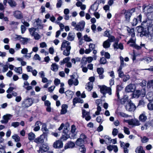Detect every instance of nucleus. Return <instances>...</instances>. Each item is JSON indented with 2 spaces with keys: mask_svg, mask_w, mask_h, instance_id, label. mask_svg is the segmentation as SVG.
<instances>
[{
  "mask_svg": "<svg viewBox=\"0 0 153 153\" xmlns=\"http://www.w3.org/2000/svg\"><path fill=\"white\" fill-rule=\"evenodd\" d=\"M87 62V61L86 58L85 57H83L81 61V64L82 65L81 67L82 68L86 64Z\"/></svg>",
  "mask_w": 153,
  "mask_h": 153,
  "instance_id": "79ce46f5",
  "label": "nucleus"
},
{
  "mask_svg": "<svg viewBox=\"0 0 153 153\" xmlns=\"http://www.w3.org/2000/svg\"><path fill=\"white\" fill-rule=\"evenodd\" d=\"M153 34H149L148 33L145 36L148 38L149 40L151 42H153Z\"/></svg>",
  "mask_w": 153,
  "mask_h": 153,
  "instance_id": "a19ab883",
  "label": "nucleus"
},
{
  "mask_svg": "<svg viewBox=\"0 0 153 153\" xmlns=\"http://www.w3.org/2000/svg\"><path fill=\"white\" fill-rule=\"evenodd\" d=\"M35 135L33 132H30L28 134V139L30 141L33 140L35 138Z\"/></svg>",
  "mask_w": 153,
  "mask_h": 153,
  "instance_id": "e433bc0d",
  "label": "nucleus"
},
{
  "mask_svg": "<svg viewBox=\"0 0 153 153\" xmlns=\"http://www.w3.org/2000/svg\"><path fill=\"white\" fill-rule=\"evenodd\" d=\"M135 11V8H132L131 10H127V13L125 15V17L126 19V21L127 22H129L130 21V17L132 13Z\"/></svg>",
  "mask_w": 153,
  "mask_h": 153,
  "instance_id": "39448f33",
  "label": "nucleus"
},
{
  "mask_svg": "<svg viewBox=\"0 0 153 153\" xmlns=\"http://www.w3.org/2000/svg\"><path fill=\"white\" fill-rule=\"evenodd\" d=\"M140 94L141 91L140 90H137L134 92V97L138 98Z\"/></svg>",
  "mask_w": 153,
  "mask_h": 153,
  "instance_id": "49530a36",
  "label": "nucleus"
},
{
  "mask_svg": "<svg viewBox=\"0 0 153 153\" xmlns=\"http://www.w3.org/2000/svg\"><path fill=\"white\" fill-rule=\"evenodd\" d=\"M118 132V131L117 129L116 128H114L112 131V134L113 136H115L117 135Z\"/></svg>",
  "mask_w": 153,
  "mask_h": 153,
  "instance_id": "774afa93",
  "label": "nucleus"
},
{
  "mask_svg": "<svg viewBox=\"0 0 153 153\" xmlns=\"http://www.w3.org/2000/svg\"><path fill=\"white\" fill-rule=\"evenodd\" d=\"M12 115L10 114H7L4 115L3 117V120H1V122L2 123L6 124L8 120L12 117Z\"/></svg>",
  "mask_w": 153,
  "mask_h": 153,
  "instance_id": "f3484780",
  "label": "nucleus"
},
{
  "mask_svg": "<svg viewBox=\"0 0 153 153\" xmlns=\"http://www.w3.org/2000/svg\"><path fill=\"white\" fill-rule=\"evenodd\" d=\"M143 12L148 14V13H151L153 10V8L150 6L143 5L142 7Z\"/></svg>",
  "mask_w": 153,
  "mask_h": 153,
  "instance_id": "9d476101",
  "label": "nucleus"
},
{
  "mask_svg": "<svg viewBox=\"0 0 153 153\" xmlns=\"http://www.w3.org/2000/svg\"><path fill=\"white\" fill-rule=\"evenodd\" d=\"M75 36V33H74L70 32L67 37V39L69 41H72L74 39Z\"/></svg>",
  "mask_w": 153,
  "mask_h": 153,
  "instance_id": "c756f323",
  "label": "nucleus"
},
{
  "mask_svg": "<svg viewBox=\"0 0 153 153\" xmlns=\"http://www.w3.org/2000/svg\"><path fill=\"white\" fill-rule=\"evenodd\" d=\"M111 43L108 40H106L105 41L103 44V47L105 48H108L110 47Z\"/></svg>",
  "mask_w": 153,
  "mask_h": 153,
  "instance_id": "f704fd0d",
  "label": "nucleus"
},
{
  "mask_svg": "<svg viewBox=\"0 0 153 153\" xmlns=\"http://www.w3.org/2000/svg\"><path fill=\"white\" fill-rule=\"evenodd\" d=\"M36 40H38L41 38L40 36L37 32L33 36Z\"/></svg>",
  "mask_w": 153,
  "mask_h": 153,
  "instance_id": "338daca9",
  "label": "nucleus"
},
{
  "mask_svg": "<svg viewBox=\"0 0 153 153\" xmlns=\"http://www.w3.org/2000/svg\"><path fill=\"white\" fill-rule=\"evenodd\" d=\"M149 23V25H147V33L149 34H153V24L150 23V22Z\"/></svg>",
  "mask_w": 153,
  "mask_h": 153,
  "instance_id": "5701e85b",
  "label": "nucleus"
},
{
  "mask_svg": "<svg viewBox=\"0 0 153 153\" xmlns=\"http://www.w3.org/2000/svg\"><path fill=\"white\" fill-rule=\"evenodd\" d=\"M71 49V46H68L66 48L64 49V50H63V54L66 56H68L70 54V51Z\"/></svg>",
  "mask_w": 153,
  "mask_h": 153,
  "instance_id": "bb28decb",
  "label": "nucleus"
},
{
  "mask_svg": "<svg viewBox=\"0 0 153 153\" xmlns=\"http://www.w3.org/2000/svg\"><path fill=\"white\" fill-rule=\"evenodd\" d=\"M70 59V58L69 57H66L59 62V64L61 65H62L65 63H66L69 61Z\"/></svg>",
  "mask_w": 153,
  "mask_h": 153,
  "instance_id": "473e14b6",
  "label": "nucleus"
},
{
  "mask_svg": "<svg viewBox=\"0 0 153 153\" xmlns=\"http://www.w3.org/2000/svg\"><path fill=\"white\" fill-rule=\"evenodd\" d=\"M147 107L149 110L150 111L153 110V104L149 103L148 104Z\"/></svg>",
  "mask_w": 153,
  "mask_h": 153,
  "instance_id": "69168bd1",
  "label": "nucleus"
},
{
  "mask_svg": "<svg viewBox=\"0 0 153 153\" xmlns=\"http://www.w3.org/2000/svg\"><path fill=\"white\" fill-rule=\"evenodd\" d=\"M89 80L90 82H88L85 85V88L88 91H90L93 88V82L94 81L95 78L94 77H91Z\"/></svg>",
  "mask_w": 153,
  "mask_h": 153,
  "instance_id": "20e7f679",
  "label": "nucleus"
},
{
  "mask_svg": "<svg viewBox=\"0 0 153 153\" xmlns=\"http://www.w3.org/2000/svg\"><path fill=\"white\" fill-rule=\"evenodd\" d=\"M147 19L145 22H147L148 24L149 22H151L152 20H153V13H148L147 14Z\"/></svg>",
  "mask_w": 153,
  "mask_h": 153,
  "instance_id": "a878e982",
  "label": "nucleus"
},
{
  "mask_svg": "<svg viewBox=\"0 0 153 153\" xmlns=\"http://www.w3.org/2000/svg\"><path fill=\"white\" fill-rule=\"evenodd\" d=\"M14 71L17 73H18L19 74H21L22 73V67H15L14 69Z\"/></svg>",
  "mask_w": 153,
  "mask_h": 153,
  "instance_id": "c03bdc74",
  "label": "nucleus"
},
{
  "mask_svg": "<svg viewBox=\"0 0 153 153\" xmlns=\"http://www.w3.org/2000/svg\"><path fill=\"white\" fill-rule=\"evenodd\" d=\"M70 44V42L65 40H64L61 45V50H63L64 49L66 48L68 46H71Z\"/></svg>",
  "mask_w": 153,
  "mask_h": 153,
  "instance_id": "aec40b11",
  "label": "nucleus"
},
{
  "mask_svg": "<svg viewBox=\"0 0 153 153\" xmlns=\"http://www.w3.org/2000/svg\"><path fill=\"white\" fill-rule=\"evenodd\" d=\"M58 69V65L56 63H53L51 65V69L53 71H56Z\"/></svg>",
  "mask_w": 153,
  "mask_h": 153,
  "instance_id": "72a5a7b5",
  "label": "nucleus"
},
{
  "mask_svg": "<svg viewBox=\"0 0 153 153\" xmlns=\"http://www.w3.org/2000/svg\"><path fill=\"white\" fill-rule=\"evenodd\" d=\"M108 37V39L107 40H108V41L110 42H114L115 40V38L113 36L110 35Z\"/></svg>",
  "mask_w": 153,
  "mask_h": 153,
  "instance_id": "a18cd8bd",
  "label": "nucleus"
},
{
  "mask_svg": "<svg viewBox=\"0 0 153 153\" xmlns=\"http://www.w3.org/2000/svg\"><path fill=\"white\" fill-rule=\"evenodd\" d=\"M106 60L105 58L102 57L100 59V63L102 64H105L106 62Z\"/></svg>",
  "mask_w": 153,
  "mask_h": 153,
  "instance_id": "3c124183",
  "label": "nucleus"
},
{
  "mask_svg": "<svg viewBox=\"0 0 153 153\" xmlns=\"http://www.w3.org/2000/svg\"><path fill=\"white\" fill-rule=\"evenodd\" d=\"M8 2L11 7H15L16 5L15 1L13 0H9Z\"/></svg>",
  "mask_w": 153,
  "mask_h": 153,
  "instance_id": "09e8293b",
  "label": "nucleus"
},
{
  "mask_svg": "<svg viewBox=\"0 0 153 153\" xmlns=\"http://www.w3.org/2000/svg\"><path fill=\"white\" fill-rule=\"evenodd\" d=\"M80 147V148H79V151L82 153H85L86 149L85 148L84 145Z\"/></svg>",
  "mask_w": 153,
  "mask_h": 153,
  "instance_id": "bf43d9fd",
  "label": "nucleus"
},
{
  "mask_svg": "<svg viewBox=\"0 0 153 153\" xmlns=\"http://www.w3.org/2000/svg\"><path fill=\"white\" fill-rule=\"evenodd\" d=\"M75 146V144L74 142L71 141H69L66 143L64 146V149H65L68 148H72L74 147Z\"/></svg>",
  "mask_w": 153,
  "mask_h": 153,
  "instance_id": "b1692460",
  "label": "nucleus"
},
{
  "mask_svg": "<svg viewBox=\"0 0 153 153\" xmlns=\"http://www.w3.org/2000/svg\"><path fill=\"white\" fill-rule=\"evenodd\" d=\"M127 30L128 33L131 34V38L127 42V44H129L130 43H134L135 42L136 38L135 37V33L134 32V29L132 28H130L128 27Z\"/></svg>",
  "mask_w": 153,
  "mask_h": 153,
  "instance_id": "f03ea898",
  "label": "nucleus"
},
{
  "mask_svg": "<svg viewBox=\"0 0 153 153\" xmlns=\"http://www.w3.org/2000/svg\"><path fill=\"white\" fill-rule=\"evenodd\" d=\"M20 125V123L18 122H15L12 123L11 126L14 127V128H16L18 127Z\"/></svg>",
  "mask_w": 153,
  "mask_h": 153,
  "instance_id": "052dcab7",
  "label": "nucleus"
},
{
  "mask_svg": "<svg viewBox=\"0 0 153 153\" xmlns=\"http://www.w3.org/2000/svg\"><path fill=\"white\" fill-rule=\"evenodd\" d=\"M147 99L150 102L153 101V92H149L146 96Z\"/></svg>",
  "mask_w": 153,
  "mask_h": 153,
  "instance_id": "7c9ffc66",
  "label": "nucleus"
},
{
  "mask_svg": "<svg viewBox=\"0 0 153 153\" xmlns=\"http://www.w3.org/2000/svg\"><path fill=\"white\" fill-rule=\"evenodd\" d=\"M82 116L83 118H85L87 121L90 120L91 117L90 115V113L88 111H87L85 109H82Z\"/></svg>",
  "mask_w": 153,
  "mask_h": 153,
  "instance_id": "f8f14e48",
  "label": "nucleus"
},
{
  "mask_svg": "<svg viewBox=\"0 0 153 153\" xmlns=\"http://www.w3.org/2000/svg\"><path fill=\"white\" fill-rule=\"evenodd\" d=\"M130 46L131 47H134L135 49L137 50H139L141 49V47L139 46L136 44H130Z\"/></svg>",
  "mask_w": 153,
  "mask_h": 153,
  "instance_id": "864d4df0",
  "label": "nucleus"
},
{
  "mask_svg": "<svg viewBox=\"0 0 153 153\" xmlns=\"http://www.w3.org/2000/svg\"><path fill=\"white\" fill-rule=\"evenodd\" d=\"M99 102V103L97 104V110L96 111V115H98L100 114V112L101 111V107L100 105V106H102V101L100 100H96V104L97 103V102Z\"/></svg>",
  "mask_w": 153,
  "mask_h": 153,
  "instance_id": "4be33fe9",
  "label": "nucleus"
},
{
  "mask_svg": "<svg viewBox=\"0 0 153 153\" xmlns=\"http://www.w3.org/2000/svg\"><path fill=\"white\" fill-rule=\"evenodd\" d=\"M68 108V106L65 104L63 105L62 106V109L61 111V114H64L67 112L66 109Z\"/></svg>",
  "mask_w": 153,
  "mask_h": 153,
  "instance_id": "2f4dec72",
  "label": "nucleus"
},
{
  "mask_svg": "<svg viewBox=\"0 0 153 153\" xmlns=\"http://www.w3.org/2000/svg\"><path fill=\"white\" fill-rule=\"evenodd\" d=\"M123 128L124 131L125 133L127 135H129L130 134V131H129V129L128 128L126 127H124Z\"/></svg>",
  "mask_w": 153,
  "mask_h": 153,
  "instance_id": "e2e57ef3",
  "label": "nucleus"
},
{
  "mask_svg": "<svg viewBox=\"0 0 153 153\" xmlns=\"http://www.w3.org/2000/svg\"><path fill=\"white\" fill-rule=\"evenodd\" d=\"M36 28L34 27H32L29 29L30 34L32 36L36 33Z\"/></svg>",
  "mask_w": 153,
  "mask_h": 153,
  "instance_id": "37998d69",
  "label": "nucleus"
},
{
  "mask_svg": "<svg viewBox=\"0 0 153 153\" xmlns=\"http://www.w3.org/2000/svg\"><path fill=\"white\" fill-rule=\"evenodd\" d=\"M53 146L54 148L56 149L62 148L63 146L62 141L60 140H56L54 143Z\"/></svg>",
  "mask_w": 153,
  "mask_h": 153,
  "instance_id": "1a4fd4ad",
  "label": "nucleus"
},
{
  "mask_svg": "<svg viewBox=\"0 0 153 153\" xmlns=\"http://www.w3.org/2000/svg\"><path fill=\"white\" fill-rule=\"evenodd\" d=\"M14 16L17 19H20L23 18L22 15L19 11H15L13 14Z\"/></svg>",
  "mask_w": 153,
  "mask_h": 153,
  "instance_id": "cd10ccee",
  "label": "nucleus"
},
{
  "mask_svg": "<svg viewBox=\"0 0 153 153\" xmlns=\"http://www.w3.org/2000/svg\"><path fill=\"white\" fill-rule=\"evenodd\" d=\"M42 130L43 132V134H42L47 137L48 130L46 127V126L45 124H43L42 125Z\"/></svg>",
  "mask_w": 153,
  "mask_h": 153,
  "instance_id": "393cba45",
  "label": "nucleus"
},
{
  "mask_svg": "<svg viewBox=\"0 0 153 153\" xmlns=\"http://www.w3.org/2000/svg\"><path fill=\"white\" fill-rule=\"evenodd\" d=\"M96 4V2H95L93 4L91 5V6L90 9L89 10H93L94 11L93 13L94 15L96 17V10H95L94 7L95 4Z\"/></svg>",
  "mask_w": 153,
  "mask_h": 153,
  "instance_id": "6e6d98bb",
  "label": "nucleus"
},
{
  "mask_svg": "<svg viewBox=\"0 0 153 153\" xmlns=\"http://www.w3.org/2000/svg\"><path fill=\"white\" fill-rule=\"evenodd\" d=\"M65 93L66 96H67L68 97H69L70 98H72L74 95V93L72 91L69 90L66 91L65 92Z\"/></svg>",
  "mask_w": 153,
  "mask_h": 153,
  "instance_id": "c9c22d12",
  "label": "nucleus"
},
{
  "mask_svg": "<svg viewBox=\"0 0 153 153\" xmlns=\"http://www.w3.org/2000/svg\"><path fill=\"white\" fill-rule=\"evenodd\" d=\"M140 120L142 122H145L147 119L146 116L145 114H141L139 117Z\"/></svg>",
  "mask_w": 153,
  "mask_h": 153,
  "instance_id": "4c0bfd02",
  "label": "nucleus"
},
{
  "mask_svg": "<svg viewBox=\"0 0 153 153\" xmlns=\"http://www.w3.org/2000/svg\"><path fill=\"white\" fill-rule=\"evenodd\" d=\"M33 99L27 98L22 102V107L24 108H27L31 106L33 103Z\"/></svg>",
  "mask_w": 153,
  "mask_h": 153,
  "instance_id": "7ed1b4c3",
  "label": "nucleus"
},
{
  "mask_svg": "<svg viewBox=\"0 0 153 153\" xmlns=\"http://www.w3.org/2000/svg\"><path fill=\"white\" fill-rule=\"evenodd\" d=\"M27 28L25 26L23 25H22L21 26V33L23 34L26 30Z\"/></svg>",
  "mask_w": 153,
  "mask_h": 153,
  "instance_id": "13d9d810",
  "label": "nucleus"
},
{
  "mask_svg": "<svg viewBox=\"0 0 153 153\" xmlns=\"http://www.w3.org/2000/svg\"><path fill=\"white\" fill-rule=\"evenodd\" d=\"M12 138L16 142H18L20 140V138L17 134H14L12 136Z\"/></svg>",
  "mask_w": 153,
  "mask_h": 153,
  "instance_id": "ea45409f",
  "label": "nucleus"
},
{
  "mask_svg": "<svg viewBox=\"0 0 153 153\" xmlns=\"http://www.w3.org/2000/svg\"><path fill=\"white\" fill-rule=\"evenodd\" d=\"M97 71L98 74H99V77L100 79H103L105 76L103 74L104 72V69L102 68H99L97 69Z\"/></svg>",
  "mask_w": 153,
  "mask_h": 153,
  "instance_id": "a211bd4d",
  "label": "nucleus"
},
{
  "mask_svg": "<svg viewBox=\"0 0 153 153\" xmlns=\"http://www.w3.org/2000/svg\"><path fill=\"white\" fill-rule=\"evenodd\" d=\"M98 86L100 89V93L103 94V96L105 97L106 94L110 95L112 94L111 87H108L105 85H98Z\"/></svg>",
  "mask_w": 153,
  "mask_h": 153,
  "instance_id": "f257e3e1",
  "label": "nucleus"
},
{
  "mask_svg": "<svg viewBox=\"0 0 153 153\" xmlns=\"http://www.w3.org/2000/svg\"><path fill=\"white\" fill-rule=\"evenodd\" d=\"M123 88L122 85H118L116 87V91L117 92H119V91H121Z\"/></svg>",
  "mask_w": 153,
  "mask_h": 153,
  "instance_id": "5fc2aeb1",
  "label": "nucleus"
},
{
  "mask_svg": "<svg viewBox=\"0 0 153 153\" xmlns=\"http://www.w3.org/2000/svg\"><path fill=\"white\" fill-rule=\"evenodd\" d=\"M143 149L142 146H138L135 149V152L136 153H140V152Z\"/></svg>",
  "mask_w": 153,
  "mask_h": 153,
  "instance_id": "603ef678",
  "label": "nucleus"
},
{
  "mask_svg": "<svg viewBox=\"0 0 153 153\" xmlns=\"http://www.w3.org/2000/svg\"><path fill=\"white\" fill-rule=\"evenodd\" d=\"M82 136H83V139L82 138H79L77 139L76 141V144L79 146H84L83 143L85 139L86 138V136L83 135Z\"/></svg>",
  "mask_w": 153,
  "mask_h": 153,
  "instance_id": "6ab92c4d",
  "label": "nucleus"
},
{
  "mask_svg": "<svg viewBox=\"0 0 153 153\" xmlns=\"http://www.w3.org/2000/svg\"><path fill=\"white\" fill-rule=\"evenodd\" d=\"M137 32L140 33V36L141 37L145 36L147 33L146 28H144L141 26H138L137 27Z\"/></svg>",
  "mask_w": 153,
  "mask_h": 153,
  "instance_id": "423d86ee",
  "label": "nucleus"
},
{
  "mask_svg": "<svg viewBox=\"0 0 153 153\" xmlns=\"http://www.w3.org/2000/svg\"><path fill=\"white\" fill-rule=\"evenodd\" d=\"M113 46L114 49H120L122 50L123 49V45L121 43H120L118 45L117 42H116L113 44Z\"/></svg>",
  "mask_w": 153,
  "mask_h": 153,
  "instance_id": "c85d7f7f",
  "label": "nucleus"
},
{
  "mask_svg": "<svg viewBox=\"0 0 153 153\" xmlns=\"http://www.w3.org/2000/svg\"><path fill=\"white\" fill-rule=\"evenodd\" d=\"M128 100V97H124L123 98L120 100L121 103L122 104H123L127 102Z\"/></svg>",
  "mask_w": 153,
  "mask_h": 153,
  "instance_id": "4d7b16f0",
  "label": "nucleus"
},
{
  "mask_svg": "<svg viewBox=\"0 0 153 153\" xmlns=\"http://www.w3.org/2000/svg\"><path fill=\"white\" fill-rule=\"evenodd\" d=\"M85 22L84 21H81L78 23L76 27V30L78 31H82L84 29Z\"/></svg>",
  "mask_w": 153,
  "mask_h": 153,
  "instance_id": "0eeeda50",
  "label": "nucleus"
},
{
  "mask_svg": "<svg viewBox=\"0 0 153 153\" xmlns=\"http://www.w3.org/2000/svg\"><path fill=\"white\" fill-rule=\"evenodd\" d=\"M135 85L133 84H130L125 88V91L126 92H134L135 89Z\"/></svg>",
  "mask_w": 153,
  "mask_h": 153,
  "instance_id": "4468645a",
  "label": "nucleus"
},
{
  "mask_svg": "<svg viewBox=\"0 0 153 153\" xmlns=\"http://www.w3.org/2000/svg\"><path fill=\"white\" fill-rule=\"evenodd\" d=\"M40 147L43 150V152H47L49 149L48 146L45 144H43Z\"/></svg>",
  "mask_w": 153,
  "mask_h": 153,
  "instance_id": "58836bf2",
  "label": "nucleus"
},
{
  "mask_svg": "<svg viewBox=\"0 0 153 153\" xmlns=\"http://www.w3.org/2000/svg\"><path fill=\"white\" fill-rule=\"evenodd\" d=\"M16 38L19 40L21 43L24 45L27 44L28 41V38L23 37L20 35H17Z\"/></svg>",
  "mask_w": 153,
  "mask_h": 153,
  "instance_id": "ddd939ff",
  "label": "nucleus"
},
{
  "mask_svg": "<svg viewBox=\"0 0 153 153\" xmlns=\"http://www.w3.org/2000/svg\"><path fill=\"white\" fill-rule=\"evenodd\" d=\"M126 122L129 125L134 126V119L127 120Z\"/></svg>",
  "mask_w": 153,
  "mask_h": 153,
  "instance_id": "0e129e2a",
  "label": "nucleus"
},
{
  "mask_svg": "<svg viewBox=\"0 0 153 153\" xmlns=\"http://www.w3.org/2000/svg\"><path fill=\"white\" fill-rule=\"evenodd\" d=\"M144 60L147 63H148L151 62L152 60V58L146 56L144 57Z\"/></svg>",
  "mask_w": 153,
  "mask_h": 153,
  "instance_id": "de8ad7c7",
  "label": "nucleus"
},
{
  "mask_svg": "<svg viewBox=\"0 0 153 153\" xmlns=\"http://www.w3.org/2000/svg\"><path fill=\"white\" fill-rule=\"evenodd\" d=\"M147 86L148 88H150L153 86V79L149 81L147 83Z\"/></svg>",
  "mask_w": 153,
  "mask_h": 153,
  "instance_id": "8fccbe9b",
  "label": "nucleus"
},
{
  "mask_svg": "<svg viewBox=\"0 0 153 153\" xmlns=\"http://www.w3.org/2000/svg\"><path fill=\"white\" fill-rule=\"evenodd\" d=\"M68 131L67 128H66V129L65 128V129L63 130V134H62V136L60 137V140L62 141V140H65L70 137L69 135L67 134Z\"/></svg>",
  "mask_w": 153,
  "mask_h": 153,
  "instance_id": "9b49d317",
  "label": "nucleus"
},
{
  "mask_svg": "<svg viewBox=\"0 0 153 153\" xmlns=\"http://www.w3.org/2000/svg\"><path fill=\"white\" fill-rule=\"evenodd\" d=\"M45 138H46L47 137L42 134L39 137L36 138L34 140V141L38 144L42 143L44 142V139Z\"/></svg>",
  "mask_w": 153,
  "mask_h": 153,
  "instance_id": "2eb2a0df",
  "label": "nucleus"
},
{
  "mask_svg": "<svg viewBox=\"0 0 153 153\" xmlns=\"http://www.w3.org/2000/svg\"><path fill=\"white\" fill-rule=\"evenodd\" d=\"M125 108L126 110L129 111H131L135 109L136 106L134 104L130 101L128 102L127 104L126 105Z\"/></svg>",
  "mask_w": 153,
  "mask_h": 153,
  "instance_id": "6e6552de",
  "label": "nucleus"
},
{
  "mask_svg": "<svg viewBox=\"0 0 153 153\" xmlns=\"http://www.w3.org/2000/svg\"><path fill=\"white\" fill-rule=\"evenodd\" d=\"M19 23L18 22L12 21L10 22L9 25L12 29H17Z\"/></svg>",
  "mask_w": 153,
  "mask_h": 153,
  "instance_id": "412c9836",
  "label": "nucleus"
},
{
  "mask_svg": "<svg viewBox=\"0 0 153 153\" xmlns=\"http://www.w3.org/2000/svg\"><path fill=\"white\" fill-rule=\"evenodd\" d=\"M62 4V0H59L56 4V7L59 8L60 7Z\"/></svg>",
  "mask_w": 153,
  "mask_h": 153,
  "instance_id": "680f3d73",
  "label": "nucleus"
},
{
  "mask_svg": "<svg viewBox=\"0 0 153 153\" xmlns=\"http://www.w3.org/2000/svg\"><path fill=\"white\" fill-rule=\"evenodd\" d=\"M142 15L140 14L137 18H134L131 24L132 26H136L138 23L140 22H141Z\"/></svg>",
  "mask_w": 153,
  "mask_h": 153,
  "instance_id": "dca6fc26",
  "label": "nucleus"
}]
</instances>
